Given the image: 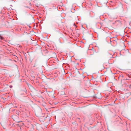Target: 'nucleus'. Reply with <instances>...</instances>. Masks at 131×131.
<instances>
[{"mask_svg": "<svg viewBox=\"0 0 131 131\" xmlns=\"http://www.w3.org/2000/svg\"><path fill=\"white\" fill-rule=\"evenodd\" d=\"M115 23L117 24H121V22L120 21H115Z\"/></svg>", "mask_w": 131, "mask_h": 131, "instance_id": "nucleus-5", "label": "nucleus"}, {"mask_svg": "<svg viewBox=\"0 0 131 131\" xmlns=\"http://www.w3.org/2000/svg\"><path fill=\"white\" fill-rule=\"evenodd\" d=\"M127 103L129 104H131V98L127 101Z\"/></svg>", "mask_w": 131, "mask_h": 131, "instance_id": "nucleus-4", "label": "nucleus"}, {"mask_svg": "<svg viewBox=\"0 0 131 131\" xmlns=\"http://www.w3.org/2000/svg\"><path fill=\"white\" fill-rule=\"evenodd\" d=\"M35 114L36 116L38 117H40L41 116V113H39L37 111L36 112Z\"/></svg>", "mask_w": 131, "mask_h": 131, "instance_id": "nucleus-2", "label": "nucleus"}, {"mask_svg": "<svg viewBox=\"0 0 131 131\" xmlns=\"http://www.w3.org/2000/svg\"><path fill=\"white\" fill-rule=\"evenodd\" d=\"M30 88H31V89H32V88H32V86H31V85H30Z\"/></svg>", "mask_w": 131, "mask_h": 131, "instance_id": "nucleus-7", "label": "nucleus"}, {"mask_svg": "<svg viewBox=\"0 0 131 131\" xmlns=\"http://www.w3.org/2000/svg\"><path fill=\"white\" fill-rule=\"evenodd\" d=\"M48 95L50 96H52L53 95V94L50 92H48Z\"/></svg>", "mask_w": 131, "mask_h": 131, "instance_id": "nucleus-3", "label": "nucleus"}, {"mask_svg": "<svg viewBox=\"0 0 131 131\" xmlns=\"http://www.w3.org/2000/svg\"><path fill=\"white\" fill-rule=\"evenodd\" d=\"M7 63H5V62L4 63V65L5 66H7V65H8V64H9V63H8V62L7 61Z\"/></svg>", "mask_w": 131, "mask_h": 131, "instance_id": "nucleus-6", "label": "nucleus"}, {"mask_svg": "<svg viewBox=\"0 0 131 131\" xmlns=\"http://www.w3.org/2000/svg\"><path fill=\"white\" fill-rule=\"evenodd\" d=\"M12 118L14 121H17L18 118V117L15 115H13L12 116Z\"/></svg>", "mask_w": 131, "mask_h": 131, "instance_id": "nucleus-1", "label": "nucleus"}]
</instances>
